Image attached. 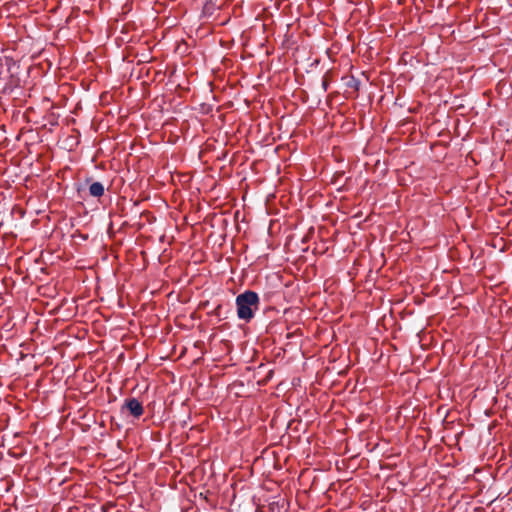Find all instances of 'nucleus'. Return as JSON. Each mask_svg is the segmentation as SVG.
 <instances>
[{
	"label": "nucleus",
	"instance_id": "nucleus-6",
	"mask_svg": "<svg viewBox=\"0 0 512 512\" xmlns=\"http://www.w3.org/2000/svg\"><path fill=\"white\" fill-rule=\"evenodd\" d=\"M102 509L104 510V512H106V506H102Z\"/></svg>",
	"mask_w": 512,
	"mask_h": 512
},
{
	"label": "nucleus",
	"instance_id": "nucleus-1",
	"mask_svg": "<svg viewBox=\"0 0 512 512\" xmlns=\"http://www.w3.org/2000/svg\"><path fill=\"white\" fill-rule=\"evenodd\" d=\"M235 302L238 318L249 322L254 317V313L259 309L260 298L256 292L246 290L236 297Z\"/></svg>",
	"mask_w": 512,
	"mask_h": 512
},
{
	"label": "nucleus",
	"instance_id": "nucleus-5",
	"mask_svg": "<svg viewBox=\"0 0 512 512\" xmlns=\"http://www.w3.org/2000/svg\"><path fill=\"white\" fill-rule=\"evenodd\" d=\"M323 87L325 90L327 89V81L326 80L323 81Z\"/></svg>",
	"mask_w": 512,
	"mask_h": 512
},
{
	"label": "nucleus",
	"instance_id": "nucleus-2",
	"mask_svg": "<svg viewBox=\"0 0 512 512\" xmlns=\"http://www.w3.org/2000/svg\"><path fill=\"white\" fill-rule=\"evenodd\" d=\"M121 411H128L134 418H140L144 413V408L138 399L132 397L124 401Z\"/></svg>",
	"mask_w": 512,
	"mask_h": 512
},
{
	"label": "nucleus",
	"instance_id": "nucleus-3",
	"mask_svg": "<svg viewBox=\"0 0 512 512\" xmlns=\"http://www.w3.org/2000/svg\"><path fill=\"white\" fill-rule=\"evenodd\" d=\"M105 188L101 182H93L89 186V194L93 197H101L104 194Z\"/></svg>",
	"mask_w": 512,
	"mask_h": 512
},
{
	"label": "nucleus",
	"instance_id": "nucleus-4",
	"mask_svg": "<svg viewBox=\"0 0 512 512\" xmlns=\"http://www.w3.org/2000/svg\"><path fill=\"white\" fill-rule=\"evenodd\" d=\"M357 84H358V83H357V81L353 79V80H351V82H349V84H348V85H349L350 87H355V88H357Z\"/></svg>",
	"mask_w": 512,
	"mask_h": 512
}]
</instances>
